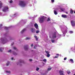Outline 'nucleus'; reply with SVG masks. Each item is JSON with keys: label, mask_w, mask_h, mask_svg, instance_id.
Masks as SVG:
<instances>
[{"label": "nucleus", "mask_w": 75, "mask_h": 75, "mask_svg": "<svg viewBox=\"0 0 75 75\" xmlns=\"http://www.w3.org/2000/svg\"><path fill=\"white\" fill-rule=\"evenodd\" d=\"M19 5L22 7H25L26 6V4H25V3L24 1H19Z\"/></svg>", "instance_id": "obj_1"}, {"label": "nucleus", "mask_w": 75, "mask_h": 75, "mask_svg": "<svg viewBox=\"0 0 75 75\" xmlns=\"http://www.w3.org/2000/svg\"><path fill=\"white\" fill-rule=\"evenodd\" d=\"M0 42H2L3 44H5L7 42V39L6 38H1L0 40Z\"/></svg>", "instance_id": "obj_2"}, {"label": "nucleus", "mask_w": 75, "mask_h": 75, "mask_svg": "<svg viewBox=\"0 0 75 75\" xmlns=\"http://www.w3.org/2000/svg\"><path fill=\"white\" fill-rule=\"evenodd\" d=\"M39 19H40L39 22L40 23H42L44 21V16L41 17V18H39Z\"/></svg>", "instance_id": "obj_3"}, {"label": "nucleus", "mask_w": 75, "mask_h": 75, "mask_svg": "<svg viewBox=\"0 0 75 75\" xmlns=\"http://www.w3.org/2000/svg\"><path fill=\"white\" fill-rule=\"evenodd\" d=\"M8 7L6 6L4 7V8L2 10V11H4V12H6V11H8Z\"/></svg>", "instance_id": "obj_4"}, {"label": "nucleus", "mask_w": 75, "mask_h": 75, "mask_svg": "<svg viewBox=\"0 0 75 75\" xmlns=\"http://www.w3.org/2000/svg\"><path fill=\"white\" fill-rule=\"evenodd\" d=\"M56 35H57V33H56V32H54L52 34V38H56V37H57Z\"/></svg>", "instance_id": "obj_5"}, {"label": "nucleus", "mask_w": 75, "mask_h": 75, "mask_svg": "<svg viewBox=\"0 0 75 75\" xmlns=\"http://www.w3.org/2000/svg\"><path fill=\"white\" fill-rule=\"evenodd\" d=\"M71 25H72V27H74L75 26V22L74 21H71Z\"/></svg>", "instance_id": "obj_6"}, {"label": "nucleus", "mask_w": 75, "mask_h": 75, "mask_svg": "<svg viewBox=\"0 0 75 75\" xmlns=\"http://www.w3.org/2000/svg\"><path fill=\"white\" fill-rule=\"evenodd\" d=\"M35 27L36 28V30H39L38 28V25L37 23H35L34 25Z\"/></svg>", "instance_id": "obj_7"}, {"label": "nucleus", "mask_w": 75, "mask_h": 75, "mask_svg": "<svg viewBox=\"0 0 75 75\" xmlns=\"http://www.w3.org/2000/svg\"><path fill=\"white\" fill-rule=\"evenodd\" d=\"M45 52H46L47 54V57H50V52L48 51H45Z\"/></svg>", "instance_id": "obj_8"}, {"label": "nucleus", "mask_w": 75, "mask_h": 75, "mask_svg": "<svg viewBox=\"0 0 75 75\" xmlns=\"http://www.w3.org/2000/svg\"><path fill=\"white\" fill-rule=\"evenodd\" d=\"M31 31L33 33H35V29L34 28H31Z\"/></svg>", "instance_id": "obj_9"}, {"label": "nucleus", "mask_w": 75, "mask_h": 75, "mask_svg": "<svg viewBox=\"0 0 75 75\" xmlns=\"http://www.w3.org/2000/svg\"><path fill=\"white\" fill-rule=\"evenodd\" d=\"M24 49L25 50H28V45H26L24 47Z\"/></svg>", "instance_id": "obj_10"}, {"label": "nucleus", "mask_w": 75, "mask_h": 75, "mask_svg": "<svg viewBox=\"0 0 75 75\" xmlns=\"http://www.w3.org/2000/svg\"><path fill=\"white\" fill-rule=\"evenodd\" d=\"M24 62V61L21 60H20L18 64V65H21V63H23Z\"/></svg>", "instance_id": "obj_11"}, {"label": "nucleus", "mask_w": 75, "mask_h": 75, "mask_svg": "<svg viewBox=\"0 0 75 75\" xmlns=\"http://www.w3.org/2000/svg\"><path fill=\"white\" fill-rule=\"evenodd\" d=\"M62 17H63V18H67V15H62Z\"/></svg>", "instance_id": "obj_12"}, {"label": "nucleus", "mask_w": 75, "mask_h": 75, "mask_svg": "<svg viewBox=\"0 0 75 75\" xmlns=\"http://www.w3.org/2000/svg\"><path fill=\"white\" fill-rule=\"evenodd\" d=\"M59 72L60 74V75H64V74H63V71H60Z\"/></svg>", "instance_id": "obj_13"}, {"label": "nucleus", "mask_w": 75, "mask_h": 75, "mask_svg": "<svg viewBox=\"0 0 75 75\" xmlns=\"http://www.w3.org/2000/svg\"><path fill=\"white\" fill-rule=\"evenodd\" d=\"M34 37H35V39H36V41H38V38L37 37V36H34Z\"/></svg>", "instance_id": "obj_14"}, {"label": "nucleus", "mask_w": 75, "mask_h": 75, "mask_svg": "<svg viewBox=\"0 0 75 75\" xmlns=\"http://www.w3.org/2000/svg\"><path fill=\"white\" fill-rule=\"evenodd\" d=\"M25 29H23L22 31L21 32V34H23L24 32V31H25Z\"/></svg>", "instance_id": "obj_15"}, {"label": "nucleus", "mask_w": 75, "mask_h": 75, "mask_svg": "<svg viewBox=\"0 0 75 75\" xmlns=\"http://www.w3.org/2000/svg\"><path fill=\"white\" fill-rule=\"evenodd\" d=\"M4 49L3 47H1L0 48V52H2L3 50Z\"/></svg>", "instance_id": "obj_16"}, {"label": "nucleus", "mask_w": 75, "mask_h": 75, "mask_svg": "<svg viewBox=\"0 0 75 75\" xmlns=\"http://www.w3.org/2000/svg\"><path fill=\"white\" fill-rule=\"evenodd\" d=\"M54 13L55 15H57L58 14V13H57V12L55 10L54 11Z\"/></svg>", "instance_id": "obj_17"}, {"label": "nucleus", "mask_w": 75, "mask_h": 75, "mask_svg": "<svg viewBox=\"0 0 75 75\" xmlns=\"http://www.w3.org/2000/svg\"><path fill=\"white\" fill-rule=\"evenodd\" d=\"M70 13L71 14H73V13H74V12L72 11V9H71Z\"/></svg>", "instance_id": "obj_18"}, {"label": "nucleus", "mask_w": 75, "mask_h": 75, "mask_svg": "<svg viewBox=\"0 0 75 75\" xmlns=\"http://www.w3.org/2000/svg\"><path fill=\"white\" fill-rule=\"evenodd\" d=\"M70 61H71V63H74V61L73 60V59H70Z\"/></svg>", "instance_id": "obj_19"}, {"label": "nucleus", "mask_w": 75, "mask_h": 75, "mask_svg": "<svg viewBox=\"0 0 75 75\" xmlns=\"http://www.w3.org/2000/svg\"><path fill=\"white\" fill-rule=\"evenodd\" d=\"M10 27H5L4 28V29H5V30H8V28H10Z\"/></svg>", "instance_id": "obj_20"}, {"label": "nucleus", "mask_w": 75, "mask_h": 75, "mask_svg": "<svg viewBox=\"0 0 75 75\" xmlns=\"http://www.w3.org/2000/svg\"><path fill=\"white\" fill-rule=\"evenodd\" d=\"M13 55H17V53L14 52H13Z\"/></svg>", "instance_id": "obj_21"}, {"label": "nucleus", "mask_w": 75, "mask_h": 75, "mask_svg": "<svg viewBox=\"0 0 75 75\" xmlns=\"http://www.w3.org/2000/svg\"><path fill=\"white\" fill-rule=\"evenodd\" d=\"M43 61H44L45 63H46V62H47V59H44L43 60Z\"/></svg>", "instance_id": "obj_22"}, {"label": "nucleus", "mask_w": 75, "mask_h": 75, "mask_svg": "<svg viewBox=\"0 0 75 75\" xmlns=\"http://www.w3.org/2000/svg\"><path fill=\"white\" fill-rule=\"evenodd\" d=\"M61 10L62 11H65V9H64L63 8H60Z\"/></svg>", "instance_id": "obj_23"}, {"label": "nucleus", "mask_w": 75, "mask_h": 75, "mask_svg": "<svg viewBox=\"0 0 75 75\" xmlns=\"http://www.w3.org/2000/svg\"><path fill=\"white\" fill-rule=\"evenodd\" d=\"M30 39L31 38H26L25 39V40H30Z\"/></svg>", "instance_id": "obj_24"}, {"label": "nucleus", "mask_w": 75, "mask_h": 75, "mask_svg": "<svg viewBox=\"0 0 75 75\" xmlns=\"http://www.w3.org/2000/svg\"><path fill=\"white\" fill-rule=\"evenodd\" d=\"M51 68H48V69H47V71H51Z\"/></svg>", "instance_id": "obj_25"}, {"label": "nucleus", "mask_w": 75, "mask_h": 75, "mask_svg": "<svg viewBox=\"0 0 75 75\" xmlns=\"http://www.w3.org/2000/svg\"><path fill=\"white\" fill-rule=\"evenodd\" d=\"M10 64V62H8L7 63H6V65L7 66H8V65L9 64Z\"/></svg>", "instance_id": "obj_26"}, {"label": "nucleus", "mask_w": 75, "mask_h": 75, "mask_svg": "<svg viewBox=\"0 0 75 75\" xmlns=\"http://www.w3.org/2000/svg\"><path fill=\"white\" fill-rule=\"evenodd\" d=\"M67 72L68 74H71V72H70L68 71H67Z\"/></svg>", "instance_id": "obj_27"}, {"label": "nucleus", "mask_w": 75, "mask_h": 75, "mask_svg": "<svg viewBox=\"0 0 75 75\" xmlns=\"http://www.w3.org/2000/svg\"><path fill=\"white\" fill-rule=\"evenodd\" d=\"M1 6H2V3L0 2V8L1 7Z\"/></svg>", "instance_id": "obj_28"}, {"label": "nucleus", "mask_w": 75, "mask_h": 75, "mask_svg": "<svg viewBox=\"0 0 75 75\" xmlns=\"http://www.w3.org/2000/svg\"><path fill=\"white\" fill-rule=\"evenodd\" d=\"M69 33H70V34H72V33H73V32L72 31H69Z\"/></svg>", "instance_id": "obj_29"}, {"label": "nucleus", "mask_w": 75, "mask_h": 75, "mask_svg": "<svg viewBox=\"0 0 75 75\" xmlns=\"http://www.w3.org/2000/svg\"><path fill=\"white\" fill-rule=\"evenodd\" d=\"M6 72L7 73H9V74H10V71H6Z\"/></svg>", "instance_id": "obj_30"}, {"label": "nucleus", "mask_w": 75, "mask_h": 75, "mask_svg": "<svg viewBox=\"0 0 75 75\" xmlns=\"http://www.w3.org/2000/svg\"><path fill=\"white\" fill-rule=\"evenodd\" d=\"M47 21H50V18H49Z\"/></svg>", "instance_id": "obj_31"}, {"label": "nucleus", "mask_w": 75, "mask_h": 75, "mask_svg": "<svg viewBox=\"0 0 75 75\" xmlns=\"http://www.w3.org/2000/svg\"><path fill=\"white\" fill-rule=\"evenodd\" d=\"M39 32H40V31L39 30H37L36 31V33L38 34V33H39Z\"/></svg>", "instance_id": "obj_32"}, {"label": "nucleus", "mask_w": 75, "mask_h": 75, "mask_svg": "<svg viewBox=\"0 0 75 75\" xmlns=\"http://www.w3.org/2000/svg\"><path fill=\"white\" fill-rule=\"evenodd\" d=\"M67 30H66L65 32H63V34H66V33H67Z\"/></svg>", "instance_id": "obj_33"}, {"label": "nucleus", "mask_w": 75, "mask_h": 75, "mask_svg": "<svg viewBox=\"0 0 75 75\" xmlns=\"http://www.w3.org/2000/svg\"><path fill=\"white\" fill-rule=\"evenodd\" d=\"M51 41H52V42L53 43H54V40H51Z\"/></svg>", "instance_id": "obj_34"}, {"label": "nucleus", "mask_w": 75, "mask_h": 75, "mask_svg": "<svg viewBox=\"0 0 75 75\" xmlns=\"http://www.w3.org/2000/svg\"><path fill=\"white\" fill-rule=\"evenodd\" d=\"M11 52V50H8V52Z\"/></svg>", "instance_id": "obj_35"}, {"label": "nucleus", "mask_w": 75, "mask_h": 75, "mask_svg": "<svg viewBox=\"0 0 75 75\" xmlns=\"http://www.w3.org/2000/svg\"><path fill=\"white\" fill-rule=\"evenodd\" d=\"M9 2L10 3H11L13 2V1H12V0H11L10 1H9Z\"/></svg>", "instance_id": "obj_36"}, {"label": "nucleus", "mask_w": 75, "mask_h": 75, "mask_svg": "<svg viewBox=\"0 0 75 75\" xmlns=\"http://www.w3.org/2000/svg\"><path fill=\"white\" fill-rule=\"evenodd\" d=\"M36 70V71H38L39 70V68H37Z\"/></svg>", "instance_id": "obj_37"}, {"label": "nucleus", "mask_w": 75, "mask_h": 75, "mask_svg": "<svg viewBox=\"0 0 75 75\" xmlns=\"http://www.w3.org/2000/svg\"><path fill=\"white\" fill-rule=\"evenodd\" d=\"M13 49L14 50H16V49H17V48H16V47H13Z\"/></svg>", "instance_id": "obj_38"}, {"label": "nucleus", "mask_w": 75, "mask_h": 75, "mask_svg": "<svg viewBox=\"0 0 75 75\" xmlns=\"http://www.w3.org/2000/svg\"><path fill=\"white\" fill-rule=\"evenodd\" d=\"M52 2V3H54V0H51Z\"/></svg>", "instance_id": "obj_39"}, {"label": "nucleus", "mask_w": 75, "mask_h": 75, "mask_svg": "<svg viewBox=\"0 0 75 75\" xmlns=\"http://www.w3.org/2000/svg\"><path fill=\"white\" fill-rule=\"evenodd\" d=\"M29 60L30 61H33V60L32 59H29Z\"/></svg>", "instance_id": "obj_40"}, {"label": "nucleus", "mask_w": 75, "mask_h": 75, "mask_svg": "<svg viewBox=\"0 0 75 75\" xmlns=\"http://www.w3.org/2000/svg\"><path fill=\"white\" fill-rule=\"evenodd\" d=\"M54 58H58V56H55L54 57Z\"/></svg>", "instance_id": "obj_41"}, {"label": "nucleus", "mask_w": 75, "mask_h": 75, "mask_svg": "<svg viewBox=\"0 0 75 75\" xmlns=\"http://www.w3.org/2000/svg\"><path fill=\"white\" fill-rule=\"evenodd\" d=\"M13 59H14V58H13V57L11 58V59L12 60H13Z\"/></svg>", "instance_id": "obj_42"}, {"label": "nucleus", "mask_w": 75, "mask_h": 75, "mask_svg": "<svg viewBox=\"0 0 75 75\" xmlns=\"http://www.w3.org/2000/svg\"><path fill=\"white\" fill-rule=\"evenodd\" d=\"M66 59H67V58H64V60H66Z\"/></svg>", "instance_id": "obj_43"}, {"label": "nucleus", "mask_w": 75, "mask_h": 75, "mask_svg": "<svg viewBox=\"0 0 75 75\" xmlns=\"http://www.w3.org/2000/svg\"><path fill=\"white\" fill-rule=\"evenodd\" d=\"M2 25H2V24H1L0 25V27H2Z\"/></svg>", "instance_id": "obj_44"}, {"label": "nucleus", "mask_w": 75, "mask_h": 75, "mask_svg": "<svg viewBox=\"0 0 75 75\" xmlns=\"http://www.w3.org/2000/svg\"><path fill=\"white\" fill-rule=\"evenodd\" d=\"M14 44V43H12L11 44V45H13Z\"/></svg>", "instance_id": "obj_45"}, {"label": "nucleus", "mask_w": 75, "mask_h": 75, "mask_svg": "<svg viewBox=\"0 0 75 75\" xmlns=\"http://www.w3.org/2000/svg\"><path fill=\"white\" fill-rule=\"evenodd\" d=\"M33 44H32V45H31V47H33Z\"/></svg>", "instance_id": "obj_46"}, {"label": "nucleus", "mask_w": 75, "mask_h": 75, "mask_svg": "<svg viewBox=\"0 0 75 75\" xmlns=\"http://www.w3.org/2000/svg\"><path fill=\"white\" fill-rule=\"evenodd\" d=\"M56 55H57V56H58L59 55V54H56Z\"/></svg>", "instance_id": "obj_47"}, {"label": "nucleus", "mask_w": 75, "mask_h": 75, "mask_svg": "<svg viewBox=\"0 0 75 75\" xmlns=\"http://www.w3.org/2000/svg\"><path fill=\"white\" fill-rule=\"evenodd\" d=\"M66 14H68V12H66Z\"/></svg>", "instance_id": "obj_48"}, {"label": "nucleus", "mask_w": 75, "mask_h": 75, "mask_svg": "<svg viewBox=\"0 0 75 75\" xmlns=\"http://www.w3.org/2000/svg\"><path fill=\"white\" fill-rule=\"evenodd\" d=\"M34 48L35 49L36 48H35V46H34Z\"/></svg>", "instance_id": "obj_49"}, {"label": "nucleus", "mask_w": 75, "mask_h": 75, "mask_svg": "<svg viewBox=\"0 0 75 75\" xmlns=\"http://www.w3.org/2000/svg\"><path fill=\"white\" fill-rule=\"evenodd\" d=\"M46 75V74H43V75Z\"/></svg>", "instance_id": "obj_50"}, {"label": "nucleus", "mask_w": 75, "mask_h": 75, "mask_svg": "<svg viewBox=\"0 0 75 75\" xmlns=\"http://www.w3.org/2000/svg\"><path fill=\"white\" fill-rule=\"evenodd\" d=\"M74 13H75V11H74Z\"/></svg>", "instance_id": "obj_51"}, {"label": "nucleus", "mask_w": 75, "mask_h": 75, "mask_svg": "<svg viewBox=\"0 0 75 75\" xmlns=\"http://www.w3.org/2000/svg\"><path fill=\"white\" fill-rule=\"evenodd\" d=\"M16 14H14V15L15 16V15H16Z\"/></svg>", "instance_id": "obj_52"}, {"label": "nucleus", "mask_w": 75, "mask_h": 75, "mask_svg": "<svg viewBox=\"0 0 75 75\" xmlns=\"http://www.w3.org/2000/svg\"><path fill=\"white\" fill-rule=\"evenodd\" d=\"M64 37H65V35H64Z\"/></svg>", "instance_id": "obj_53"}, {"label": "nucleus", "mask_w": 75, "mask_h": 75, "mask_svg": "<svg viewBox=\"0 0 75 75\" xmlns=\"http://www.w3.org/2000/svg\"><path fill=\"white\" fill-rule=\"evenodd\" d=\"M50 38H51V37H50Z\"/></svg>", "instance_id": "obj_54"}]
</instances>
